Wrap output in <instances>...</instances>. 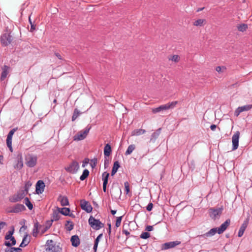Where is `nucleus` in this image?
Returning <instances> with one entry per match:
<instances>
[{
	"label": "nucleus",
	"mask_w": 252,
	"mask_h": 252,
	"mask_svg": "<svg viewBox=\"0 0 252 252\" xmlns=\"http://www.w3.org/2000/svg\"><path fill=\"white\" fill-rule=\"evenodd\" d=\"M58 211L62 214L64 216H69L70 217H74L73 214H69V212L70 211V209L68 208H63L62 209L58 208Z\"/></svg>",
	"instance_id": "23"
},
{
	"label": "nucleus",
	"mask_w": 252,
	"mask_h": 252,
	"mask_svg": "<svg viewBox=\"0 0 252 252\" xmlns=\"http://www.w3.org/2000/svg\"><path fill=\"white\" fill-rule=\"evenodd\" d=\"M23 166V158L21 155L18 156L17 159V163L14 165V167L17 170L21 169Z\"/></svg>",
	"instance_id": "18"
},
{
	"label": "nucleus",
	"mask_w": 252,
	"mask_h": 252,
	"mask_svg": "<svg viewBox=\"0 0 252 252\" xmlns=\"http://www.w3.org/2000/svg\"><path fill=\"white\" fill-rule=\"evenodd\" d=\"M145 230L147 231H151L153 230V226L151 225H148L146 226Z\"/></svg>",
	"instance_id": "57"
},
{
	"label": "nucleus",
	"mask_w": 252,
	"mask_h": 252,
	"mask_svg": "<svg viewBox=\"0 0 252 252\" xmlns=\"http://www.w3.org/2000/svg\"><path fill=\"white\" fill-rule=\"evenodd\" d=\"M13 40L10 33H3L0 37V42L2 46H6L10 44Z\"/></svg>",
	"instance_id": "5"
},
{
	"label": "nucleus",
	"mask_w": 252,
	"mask_h": 252,
	"mask_svg": "<svg viewBox=\"0 0 252 252\" xmlns=\"http://www.w3.org/2000/svg\"><path fill=\"white\" fill-rule=\"evenodd\" d=\"M29 21L30 22V23L31 24V32H32L33 30L35 29V26L32 24V22L31 21L30 17H29Z\"/></svg>",
	"instance_id": "59"
},
{
	"label": "nucleus",
	"mask_w": 252,
	"mask_h": 252,
	"mask_svg": "<svg viewBox=\"0 0 252 252\" xmlns=\"http://www.w3.org/2000/svg\"><path fill=\"white\" fill-rule=\"evenodd\" d=\"M153 208V204L152 203L150 202L148 204L147 206L146 207V209L148 211H151Z\"/></svg>",
	"instance_id": "51"
},
{
	"label": "nucleus",
	"mask_w": 252,
	"mask_h": 252,
	"mask_svg": "<svg viewBox=\"0 0 252 252\" xmlns=\"http://www.w3.org/2000/svg\"><path fill=\"white\" fill-rule=\"evenodd\" d=\"M88 222L91 227L94 230H97L104 227V224L99 220L95 219L93 216H91L88 220Z\"/></svg>",
	"instance_id": "2"
},
{
	"label": "nucleus",
	"mask_w": 252,
	"mask_h": 252,
	"mask_svg": "<svg viewBox=\"0 0 252 252\" xmlns=\"http://www.w3.org/2000/svg\"><path fill=\"white\" fill-rule=\"evenodd\" d=\"M6 223L5 222L1 221L0 222V230L2 229L5 225Z\"/></svg>",
	"instance_id": "58"
},
{
	"label": "nucleus",
	"mask_w": 252,
	"mask_h": 252,
	"mask_svg": "<svg viewBox=\"0 0 252 252\" xmlns=\"http://www.w3.org/2000/svg\"><path fill=\"white\" fill-rule=\"evenodd\" d=\"M124 227H125V224L123 225V229L122 230L123 233L126 234V236L129 235L130 234L129 232L127 230L125 229Z\"/></svg>",
	"instance_id": "56"
},
{
	"label": "nucleus",
	"mask_w": 252,
	"mask_h": 252,
	"mask_svg": "<svg viewBox=\"0 0 252 252\" xmlns=\"http://www.w3.org/2000/svg\"><path fill=\"white\" fill-rule=\"evenodd\" d=\"M25 203L26 205L28 207L29 210H31L33 208V205L32 203L31 202L30 199L28 197H26L24 199Z\"/></svg>",
	"instance_id": "37"
},
{
	"label": "nucleus",
	"mask_w": 252,
	"mask_h": 252,
	"mask_svg": "<svg viewBox=\"0 0 252 252\" xmlns=\"http://www.w3.org/2000/svg\"><path fill=\"white\" fill-rule=\"evenodd\" d=\"M89 175V170L88 169H85L83 171L82 174L81 175V176L80 177V179L81 181H83V180H85L88 177Z\"/></svg>",
	"instance_id": "35"
},
{
	"label": "nucleus",
	"mask_w": 252,
	"mask_h": 252,
	"mask_svg": "<svg viewBox=\"0 0 252 252\" xmlns=\"http://www.w3.org/2000/svg\"><path fill=\"white\" fill-rule=\"evenodd\" d=\"M4 252H15L14 247L7 248L5 249Z\"/></svg>",
	"instance_id": "52"
},
{
	"label": "nucleus",
	"mask_w": 252,
	"mask_h": 252,
	"mask_svg": "<svg viewBox=\"0 0 252 252\" xmlns=\"http://www.w3.org/2000/svg\"><path fill=\"white\" fill-rule=\"evenodd\" d=\"M89 161L90 160L89 158H85L83 161L82 167H85L89 163Z\"/></svg>",
	"instance_id": "50"
},
{
	"label": "nucleus",
	"mask_w": 252,
	"mask_h": 252,
	"mask_svg": "<svg viewBox=\"0 0 252 252\" xmlns=\"http://www.w3.org/2000/svg\"><path fill=\"white\" fill-rule=\"evenodd\" d=\"M252 108V104H248L243 106L239 107L235 111V115L238 116L243 111H247Z\"/></svg>",
	"instance_id": "11"
},
{
	"label": "nucleus",
	"mask_w": 252,
	"mask_h": 252,
	"mask_svg": "<svg viewBox=\"0 0 252 252\" xmlns=\"http://www.w3.org/2000/svg\"><path fill=\"white\" fill-rule=\"evenodd\" d=\"M168 59L174 63H178L180 60V57L177 55H170L168 56Z\"/></svg>",
	"instance_id": "29"
},
{
	"label": "nucleus",
	"mask_w": 252,
	"mask_h": 252,
	"mask_svg": "<svg viewBox=\"0 0 252 252\" xmlns=\"http://www.w3.org/2000/svg\"><path fill=\"white\" fill-rule=\"evenodd\" d=\"M17 197V195H13L9 198L10 201L11 202H16L20 201Z\"/></svg>",
	"instance_id": "48"
},
{
	"label": "nucleus",
	"mask_w": 252,
	"mask_h": 252,
	"mask_svg": "<svg viewBox=\"0 0 252 252\" xmlns=\"http://www.w3.org/2000/svg\"><path fill=\"white\" fill-rule=\"evenodd\" d=\"M123 216L119 217L117 218V220L116 221L115 225L117 227H118L120 226L122 219Z\"/></svg>",
	"instance_id": "47"
},
{
	"label": "nucleus",
	"mask_w": 252,
	"mask_h": 252,
	"mask_svg": "<svg viewBox=\"0 0 252 252\" xmlns=\"http://www.w3.org/2000/svg\"><path fill=\"white\" fill-rule=\"evenodd\" d=\"M107 185H103V190L104 192H106L107 189H106Z\"/></svg>",
	"instance_id": "64"
},
{
	"label": "nucleus",
	"mask_w": 252,
	"mask_h": 252,
	"mask_svg": "<svg viewBox=\"0 0 252 252\" xmlns=\"http://www.w3.org/2000/svg\"><path fill=\"white\" fill-rule=\"evenodd\" d=\"M70 241L72 245L74 247H78L80 243L79 237L76 235H73L71 237Z\"/></svg>",
	"instance_id": "20"
},
{
	"label": "nucleus",
	"mask_w": 252,
	"mask_h": 252,
	"mask_svg": "<svg viewBox=\"0 0 252 252\" xmlns=\"http://www.w3.org/2000/svg\"><path fill=\"white\" fill-rule=\"evenodd\" d=\"M120 167V163L118 161H116L114 162L113 166L112 167V170L117 172L118 168Z\"/></svg>",
	"instance_id": "43"
},
{
	"label": "nucleus",
	"mask_w": 252,
	"mask_h": 252,
	"mask_svg": "<svg viewBox=\"0 0 252 252\" xmlns=\"http://www.w3.org/2000/svg\"><path fill=\"white\" fill-rule=\"evenodd\" d=\"M14 233V229H13L12 230H9L7 232L6 235L5 236V239L6 240H9L11 239L13 236L12 235Z\"/></svg>",
	"instance_id": "41"
},
{
	"label": "nucleus",
	"mask_w": 252,
	"mask_h": 252,
	"mask_svg": "<svg viewBox=\"0 0 252 252\" xmlns=\"http://www.w3.org/2000/svg\"><path fill=\"white\" fill-rule=\"evenodd\" d=\"M125 188V191L126 194H128L130 191L129 190V186L128 182H126L124 183Z\"/></svg>",
	"instance_id": "49"
},
{
	"label": "nucleus",
	"mask_w": 252,
	"mask_h": 252,
	"mask_svg": "<svg viewBox=\"0 0 252 252\" xmlns=\"http://www.w3.org/2000/svg\"><path fill=\"white\" fill-rule=\"evenodd\" d=\"M146 130L143 129H136L131 132L132 136H138L145 133Z\"/></svg>",
	"instance_id": "27"
},
{
	"label": "nucleus",
	"mask_w": 252,
	"mask_h": 252,
	"mask_svg": "<svg viewBox=\"0 0 252 252\" xmlns=\"http://www.w3.org/2000/svg\"><path fill=\"white\" fill-rule=\"evenodd\" d=\"M25 210H26V208L24 205L17 204L13 207L11 212L13 213H19Z\"/></svg>",
	"instance_id": "17"
},
{
	"label": "nucleus",
	"mask_w": 252,
	"mask_h": 252,
	"mask_svg": "<svg viewBox=\"0 0 252 252\" xmlns=\"http://www.w3.org/2000/svg\"><path fill=\"white\" fill-rule=\"evenodd\" d=\"M135 149V145L131 144V145H129V146L128 147V148L127 149V150L125 153V155L127 156V155H130Z\"/></svg>",
	"instance_id": "32"
},
{
	"label": "nucleus",
	"mask_w": 252,
	"mask_h": 252,
	"mask_svg": "<svg viewBox=\"0 0 252 252\" xmlns=\"http://www.w3.org/2000/svg\"><path fill=\"white\" fill-rule=\"evenodd\" d=\"M6 144L7 147H10L12 146V139L10 138H7L6 139Z\"/></svg>",
	"instance_id": "53"
},
{
	"label": "nucleus",
	"mask_w": 252,
	"mask_h": 252,
	"mask_svg": "<svg viewBox=\"0 0 252 252\" xmlns=\"http://www.w3.org/2000/svg\"><path fill=\"white\" fill-rule=\"evenodd\" d=\"M102 235L103 234L101 233V234H100L94 240V242L95 243H96L97 244H98L99 242V240H100V239L102 237Z\"/></svg>",
	"instance_id": "55"
},
{
	"label": "nucleus",
	"mask_w": 252,
	"mask_h": 252,
	"mask_svg": "<svg viewBox=\"0 0 252 252\" xmlns=\"http://www.w3.org/2000/svg\"><path fill=\"white\" fill-rule=\"evenodd\" d=\"M32 184L30 181L26 182L25 183V187H24V190H23L25 191V192L28 193L30 187L32 186Z\"/></svg>",
	"instance_id": "39"
},
{
	"label": "nucleus",
	"mask_w": 252,
	"mask_h": 252,
	"mask_svg": "<svg viewBox=\"0 0 252 252\" xmlns=\"http://www.w3.org/2000/svg\"><path fill=\"white\" fill-rule=\"evenodd\" d=\"M180 244V242L177 241L165 243L163 244L162 250H167L168 249L172 248Z\"/></svg>",
	"instance_id": "14"
},
{
	"label": "nucleus",
	"mask_w": 252,
	"mask_h": 252,
	"mask_svg": "<svg viewBox=\"0 0 252 252\" xmlns=\"http://www.w3.org/2000/svg\"><path fill=\"white\" fill-rule=\"evenodd\" d=\"M178 103V101H174L171 102H168L166 104L161 105L158 107L153 108L152 109V112L154 113H157L160 111L173 109Z\"/></svg>",
	"instance_id": "1"
},
{
	"label": "nucleus",
	"mask_w": 252,
	"mask_h": 252,
	"mask_svg": "<svg viewBox=\"0 0 252 252\" xmlns=\"http://www.w3.org/2000/svg\"><path fill=\"white\" fill-rule=\"evenodd\" d=\"M79 169V165L78 163L76 161H73L67 167L64 168V169L68 173L71 174L76 173Z\"/></svg>",
	"instance_id": "6"
},
{
	"label": "nucleus",
	"mask_w": 252,
	"mask_h": 252,
	"mask_svg": "<svg viewBox=\"0 0 252 252\" xmlns=\"http://www.w3.org/2000/svg\"><path fill=\"white\" fill-rule=\"evenodd\" d=\"M109 164V159L106 158V157H105V160H104V167L105 168H107Z\"/></svg>",
	"instance_id": "54"
},
{
	"label": "nucleus",
	"mask_w": 252,
	"mask_h": 252,
	"mask_svg": "<svg viewBox=\"0 0 252 252\" xmlns=\"http://www.w3.org/2000/svg\"><path fill=\"white\" fill-rule=\"evenodd\" d=\"M240 132L239 131H236L232 137V150H236L239 146V139L240 137Z\"/></svg>",
	"instance_id": "9"
},
{
	"label": "nucleus",
	"mask_w": 252,
	"mask_h": 252,
	"mask_svg": "<svg viewBox=\"0 0 252 252\" xmlns=\"http://www.w3.org/2000/svg\"><path fill=\"white\" fill-rule=\"evenodd\" d=\"M248 223H249V220L248 219H247L246 220L244 221L243 223H242V224L241 225V226L239 229V232L238 233V236L239 237H241L243 236L246 228L248 226Z\"/></svg>",
	"instance_id": "16"
},
{
	"label": "nucleus",
	"mask_w": 252,
	"mask_h": 252,
	"mask_svg": "<svg viewBox=\"0 0 252 252\" xmlns=\"http://www.w3.org/2000/svg\"><path fill=\"white\" fill-rule=\"evenodd\" d=\"M42 226L40 225L37 220L34 223L33 228L32 230V236L36 237L39 232V229Z\"/></svg>",
	"instance_id": "19"
},
{
	"label": "nucleus",
	"mask_w": 252,
	"mask_h": 252,
	"mask_svg": "<svg viewBox=\"0 0 252 252\" xmlns=\"http://www.w3.org/2000/svg\"><path fill=\"white\" fill-rule=\"evenodd\" d=\"M226 69V68L225 66H217L216 68V70L218 72H224Z\"/></svg>",
	"instance_id": "45"
},
{
	"label": "nucleus",
	"mask_w": 252,
	"mask_h": 252,
	"mask_svg": "<svg viewBox=\"0 0 252 252\" xmlns=\"http://www.w3.org/2000/svg\"><path fill=\"white\" fill-rule=\"evenodd\" d=\"M65 226L66 229L67 231H70L73 229L74 223H73L72 221H71L70 220H67L65 224Z\"/></svg>",
	"instance_id": "30"
},
{
	"label": "nucleus",
	"mask_w": 252,
	"mask_h": 252,
	"mask_svg": "<svg viewBox=\"0 0 252 252\" xmlns=\"http://www.w3.org/2000/svg\"><path fill=\"white\" fill-rule=\"evenodd\" d=\"M45 188V184L42 180H39L36 184V189L35 191L36 193L40 194L44 191Z\"/></svg>",
	"instance_id": "13"
},
{
	"label": "nucleus",
	"mask_w": 252,
	"mask_h": 252,
	"mask_svg": "<svg viewBox=\"0 0 252 252\" xmlns=\"http://www.w3.org/2000/svg\"><path fill=\"white\" fill-rule=\"evenodd\" d=\"M37 160L36 156L30 154L26 158V164L29 167H33L36 165Z\"/></svg>",
	"instance_id": "7"
},
{
	"label": "nucleus",
	"mask_w": 252,
	"mask_h": 252,
	"mask_svg": "<svg viewBox=\"0 0 252 252\" xmlns=\"http://www.w3.org/2000/svg\"><path fill=\"white\" fill-rule=\"evenodd\" d=\"M161 128L158 129L155 132H153L151 135V141L154 142L160 133Z\"/></svg>",
	"instance_id": "26"
},
{
	"label": "nucleus",
	"mask_w": 252,
	"mask_h": 252,
	"mask_svg": "<svg viewBox=\"0 0 252 252\" xmlns=\"http://www.w3.org/2000/svg\"><path fill=\"white\" fill-rule=\"evenodd\" d=\"M18 129V127H15L12 129L8 133L7 138H10L12 139V136L14 133V132Z\"/></svg>",
	"instance_id": "42"
},
{
	"label": "nucleus",
	"mask_w": 252,
	"mask_h": 252,
	"mask_svg": "<svg viewBox=\"0 0 252 252\" xmlns=\"http://www.w3.org/2000/svg\"><path fill=\"white\" fill-rule=\"evenodd\" d=\"M60 197L61 198L60 202L62 206H64L69 205V201L67 197L60 196Z\"/></svg>",
	"instance_id": "31"
},
{
	"label": "nucleus",
	"mask_w": 252,
	"mask_h": 252,
	"mask_svg": "<svg viewBox=\"0 0 252 252\" xmlns=\"http://www.w3.org/2000/svg\"><path fill=\"white\" fill-rule=\"evenodd\" d=\"M54 241L52 240H48L46 242V245L48 248L46 250L52 251V252H62V248L59 246H55L52 244Z\"/></svg>",
	"instance_id": "8"
},
{
	"label": "nucleus",
	"mask_w": 252,
	"mask_h": 252,
	"mask_svg": "<svg viewBox=\"0 0 252 252\" xmlns=\"http://www.w3.org/2000/svg\"><path fill=\"white\" fill-rule=\"evenodd\" d=\"M30 242V236L27 233L24 235L22 242L20 245V247H25L27 246Z\"/></svg>",
	"instance_id": "22"
},
{
	"label": "nucleus",
	"mask_w": 252,
	"mask_h": 252,
	"mask_svg": "<svg viewBox=\"0 0 252 252\" xmlns=\"http://www.w3.org/2000/svg\"><path fill=\"white\" fill-rule=\"evenodd\" d=\"M150 237V234L149 232H142L140 235V238L143 239H146Z\"/></svg>",
	"instance_id": "44"
},
{
	"label": "nucleus",
	"mask_w": 252,
	"mask_h": 252,
	"mask_svg": "<svg viewBox=\"0 0 252 252\" xmlns=\"http://www.w3.org/2000/svg\"><path fill=\"white\" fill-rule=\"evenodd\" d=\"M206 23L205 19H199L195 20L193 23V25L196 27H203L205 25Z\"/></svg>",
	"instance_id": "24"
},
{
	"label": "nucleus",
	"mask_w": 252,
	"mask_h": 252,
	"mask_svg": "<svg viewBox=\"0 0 252 252\" xmlns=\"http://www.w3.org/2000/svg\"><path fill=\"white\" fill-rule=\"evenodd\" d=\"M27 194V193L26 192H25V191L22 190L20 191V192H18L16 195H17V196H18L17 197L18 198L19 200H20L24 198Z\"/></svg>",
	"instance_id": "40"
},
{
	"label": "nucleus",
	"mask_w": 252,
	"mask_h": 252,
	"mask_svg": "<svg viewBox=\"0 0 252 252\" xmlns=\"http://www.w3.org/2000/svg\"><path fill=\"white\" fill-rule=\"evenodd\" d=\"M109 173L107 172H104L102 175V179L103 181V185H107L108 184V178Z\"/></svg>",
	"instance_id": "28"
},
{
	"label": "nucleus",
	"mask_w": 252,
	"mask_h": 252,
	"mask_svg": "<svg viewBox=\"0 0 252 252\" xmlns=\"http://www.w3.org/2000/svg\"><path fill=\"white\" fill-rule=\"evenodd\" d=\"M2 69V71L1 74L0 80L3 81L6 78L8 74L9 67L7 65H4Z\"/></svg>",
	"instance_id": "21"
},
{
	"label": "nucleus",
	"mask_w": 252,
	"mask_h": 252,
	"mask_svg": "<svg viewBox=\"0 0 252 252\" xmlns=\"http://www.w3.org/2000/svg\"><path fill=\"white\" fill-rule=\"evenodd\" d=\"M112 152L111 145L109 144H106L104 148V155L105 157H108Z\"/></svg>",
	"instance_id": "25"
},
{
	"label": "nucleus",
	"mask_w": 252,
	"mask_h": 252,
	"mask_svg": "<svg viewBox=\"0 0 252 252\" xmlns=\"http://www.w3.org/2000/svg\"><path fill=\"white\" fill-rule=\"evenodd\" d=\"M55 55L60 60H63L61 55L58 53H55Z\"/></svg>",
	"instance_id": "61"
},
{
	"label": "nucleus",
	"mask_w": 252,
	"mask_h": 252,
	"mask_svg": "<svg viewBox=\"0 0 252 252\" xmlns=\"http://www.w3.org/2000/svg\"><path fill=\"white\" fill-rule=\"evenodd\" d=\"M80 206L82 209L87 213H91L93 210V207L91 204L85 200L83 199L80 201Z\"/></svg>",
	"instance_id": "10"
},
{
	"label": "nucleus",
	"mask_w": 252,
	"mask_h": 252,
	"mask_svg": "<svg viewBox=\"0 0 252 252\" xmlns=\"http://www.w3.org/2000/svg\"><path fill=\"white\" fill-rule=\"evenodd\" d=\"M80 114L81 113L79 110L77 108H75L74 110L73 114L72 116V121H74Z\"/></svg>",
	"instance_id": "36"
},
{
	"label": "nucleus",
	"mask_w": 252,
	"mask_h": 252,
	"mask_svg": "<svg viewBox=\"0 0 252 252\" xmlns=\"http://www.w3.org/2000/svg\"><path fill=\"white\" fill-rule=\"evenodd\" d=\"M15 252H20L22 251V249L20 248H14Z\"/></svg>",
	"instance_id": "63"
},
{
	"label": "nucleus",
	"mask_w": 252,
	"mask_h": 252,
	"mask_svg": "<svg viewBox=\"0 0 252 252\" xmlns=\"http://www.w3.org/2000/svg\"><path fill=\"white\" fill-rule=\"evenodd\" d=\"M237 28L240 32H244L247 29L248 26L247 24H242L238 26Z\"/></svg>",
	"instance_id": "38"
},
{
	"label": "nucleus",
	"mask_w": 252,
	"mask_h": 252,
	"mask_svg": "<svg viewBox=\"0 0 252 252\" xmlns=\"http://www.w3.org/2000/svg\"><path fill=\"white\" fill-rule=\"evenodd\" d=\"M217 128V126L216 125L213 124L211 125L210 128L212 131H215Z\"/></svg>",
	"instance_id": "60"
},
{
	"label": "nucleus",
	"mask_w": 252,
	"mask_h": 252,
	"mask_svg": "<svg viewBox=\"0 0 252 252\" xmlns=\"http://www.w3.org/2000/svg\"><path fill=\"white\" fill-rule=\"evenodd\" d=\"M61 218L60 213L59 211H54L53 213L52 221H57Z\"/></svg>",
	"instance_id": "33"
},
{
	"label": "nucleus",
	"mask_w": 252,
	"mask_h": 252,
	"mask_svg": "<svg viewBox=\"0 0 252 252\" xmlns=\"http://www.w3.org/2000/svg\"><path fill=\"white\" fill-rule=\"evenodd\" d=\"M217 232H218V228H213L211 229L208 232L203 234L198 235V237L200 238L203 237L204 238H206L207 237H211L214 235Z\"/></svg>",
	"instance_id": "15"
},
{
	"label": "nucleus",
	"mask_w": 252,
	"mask_h": 252,
	"mask_svg": "<svg viewBox=\"0 0 252 252\" xmlns=\"http://www.w3.org/2000/svg\"><path fill=\"white\" fill-rule=\"evenodd\" d=\"M230 223V220H226L218 228V233L220 234L222 233L228 227Z\"/></svg>",
	"instance_id": "12"
},
{
	"label": "nucleus",
	"mask_w": 252,
	"mask_h": 252,
	"mask_svg": "<svg viewBox=\"0 0 252 252\" xmlns=\"http://www.w3.org/2000/svg\"><path fill=\"white\" fill-rule=\"evenodd\" d=\"M10 239L11 241V243H10L9 241H5L4 243V245L5 246L7 247H11L16 244V241L13 236Z\"/></svg>",
	"instance_id": "34"
},
{
	"label": "nucleus",
	"mask_w": 252,
	"mask_h": 252,
	"mask_svg": "<svg viewBox=\"0 0 252 252\" xmlns=\"http://www.w3.org/2000/svg\"><path fill=\"white\" fill-rule=\"evenodd\" d=\"M97 164V158H94L91 160L90 165L93 168H95Z\"/></svg>",
	"instance_id": "46"
},
{
	"label": "nucleus",
	"mask_w": 252,
	"mask_h": 252,
	"mask_svg": "<svg viewBox=\"0 0 252 252\" xmlns=\"http://www.w3.org/2000/svg\"><path fill=\"white\" fill-rule=\"evenodd\" d=\"M98 244L97 243H94V248H93V249L94 251V252H96V250H97V246H98Z\"/></svg>",
	"instance_id": "62"
},
{
	"label": "nucleus",
	"mask_w": 252,
	"mask_h": 252,
	"mask_svg": "<svg viewBox=\"0 0 252 252\" xmlns=\"http://www.w3.org/2000/svg\"><path fill=\"white\" fill-rule=\"evenodd\" d=\"M91 127V126L88 125L84 130L79 131L76 135H74V140H81L85 139L89 132Z\"/></svg>",
	"instance_id": "3"
},
{
	"label": "nucleus",
	"mask_w": 252,
	"mask_h": 252,
	"mask_svg": "<svg viewBox=\"0 0 252 252\" xmlns=\"http://www.w3.org/2000/svg\"><path fill=\"white\" fill-rule=\"evenodd\" d=\"M222 207L217 209L211 208L209 210V216L212 219L216 220L220 216L221 214H222Z\"/></svg>",
	"instance_id": "4"
}]
</instances>
